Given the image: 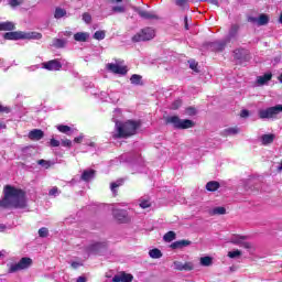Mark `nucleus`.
Here are the masks:
<instances>
[{"instance_id":"0eeeda50","label":"nucleus","mask_w":282,"mask_h":282,"mask_svg":"<svg viewBox=\"0 0 282 282\" xmlns=\"http://www.w3.org/2000/svg\"><path fill=\"white\" fill-rule=\"evenodd\" d=\"M151 39H155V30H153L152 28H145L137 33L132 37V41L134 43H140L141 41H151Z\"/></svg>"},{"instance_id":"1a4fd4ad","label":"nucleus","mask_w":282,"mask_h":282,"mask_svg":"<svg viewBox=\"0 0 282 282\" xmlns=\"http://www.w3.org/2000/svg\"><path fill=\"white\" fill-rule=\"evenodd\" d=\"M61 67H63V64L58 59H51L42 63V68L47 69L48 72H59Z\"/></svg>"},{"instance_id":"37998d69","label":"nucleus","mask_w":282,"mask_h":282,"mask_svg":"<svg viewBox=\"0 0 282 282\" xmlns=\"http://www.w3.org/2000/svg\"><path fill=\"white\" fill-rule=\"evenodd\" d=\"M195 268V265L193 264V262H185L183 263V270L191 272V270H193Z\"/></svg>"},{"instance_id":"39448f33","label":"nucleus","mask_w":282,"mask_h":282,"mask_svg":"<svg viewBox=\"0 0 282 282\" xmlns=\"http://www.w3.org/2000/svg\"><path fill=\"white\" fill-rule=\"evenodd\" d=\"M282 113V105L269 107L267 109H260L258 116L261 120H270L276 118L278 115Z\"/></svg>"},{"instance_id":"ea45409f","label":"nucleus","mask_w":282,"mask_h":282,"mask_svg":"<svg viewBox=\"0 0 282 282\" xmlns=\"http://www.w3.org/2000/svg\"><path fill=\"white\" fill-rule=\"evenodd\" d=\"M163 239L164 241H173V239H175V232L169 231L164 235Z\"/></svg>"},{"instance_id":"9b49d317","label":"nucleus","mask_w":282,"mask_h":282,"mask_svg":"<svg viewBox=\"0 0 282 282\" xmlns=\"http://www.w3.org/2000/svg\"><path fill=\"white\" fill-rule=\"evenodd\" d=\"M105 248H107V245H105V242H90L86 247V252L87 254H98V252H100V250Z\"/></svg>"},{"instance_id":"3c124183","label":"nucleus","mask_w":282,"mask_h":282,"mask_svg":"<svg viewBox=\"0 0 282 282\" xmlns=\"http://www.w3.org/2000/svg\"><path fill=\"white\" fill-rule=\"evenodd\" d=\"M182 107V100L177 99L172 104V109H180Z\"/></svg>"},{"instance_id":"2f4dec72","label":"nucleus","mask_w":282,"mask_h":282,"mask_svg":"<svg viewBox=\"0 0 282 282\" xmlns=\"http://www.w3.org/2000/svg\"><path fill=\"white\" fill-rule=\"evenodd\" d=\"M122 183H123V181L119 180V181L110 184V189L112 191L113 195H116V193H118V188H120V186H122Z\"/></svg>"},{"instance_id":"a18cd8bd","label":"nucleus","mask_w":282,"mask_h":282,"mask_svg":"<svg viewBox=\"0 0 282 282\" xmlns=\"http://www.w3.org/2000/svg\"><path fill=\"white\" fill-rule=\"evenodd\" d=\"M62 147H66L67 149H72V140L69 139H63L61 141Z\"/></svg>"},{"instance_id":"e433bc0d","label":"nucleus","mask_w":282,"mask_h":282,"mask_svg":"<svg viewBox=\"0 0 282 282\" xmlns=\"http://www.w3.org/2000/svg\"><path fill=\"white\" fill-rule=\"evenodd\" d=\"M234 54H235V58L237 61H243V54H246V51L245 50H236L234 52Z\"/></svg>"},{"instance_id":"13d9d810","label":"nucleus","mask_w":282,"mask_h":282,"mask_svg":"<svg viewBox=\"0 0 282 282\" xmlns=\"http://www.w3.org/2000/svg\"><path fill=\"white\" fill-rule=\"evenodd\" d=\"M59 36H72V31H65L59 33Z\"/></svg>"},{"instance_id":"7c9ffc66","label":"nucleus","mask_w":282,"mask_h":282,"mask_svg":"<svg viewBox=\"0 0 282 282\" xmlns=\"http://www.w3.org/2000/svg\"><path fill=\"white\" fill-rule=\"evenodd\" d=\"M130 83L132 85H142V76L141 75H138V74H133L131 77H130Z\"/></svg>"},{"instance_id":"423d86ee","label":"nucleus","mask_w":282,"mask_h":282,"mask_svg":"<svg viewBox=\"0 0 282 282\" xmlns=\"http://www.w3.org/2000/svg\"><path fill=\"white\" fill-rule=\"evenodd\" d=\"M230 243H234V246H240V248H245L246 250H248L249 254H254V246L246 241L245 236L234 235L230 238Z\"/></svg>"},{"instance_id":"bb28decb","label":"nucleus","mask_w":282,"mask_h":282,"mask_svg":"<svg viewBox=\"0 0 282 282\" xmlns=\"http://www.w3.org/2000/svg\"><path fill=\"white\" fill-rule=\"evenodd\" d=\"M138 14H139V17H141V19H155L156 18L155 13L144 11V10H139Z\"/></svg>"},{"instance_id":"774afa93","label":"nucleus","mask_w":282,"mask_h":282,"mask_svg":"<svg viewBox=\"0 0 282 282\" xmlns=\"http://www.w3.org/2000/svg\"><path fill=\"white\" fill-rule=\"evenodd\" d=\"M278 171H282V162H281L280 165L278 166Z\"/></svg>"},{"instance_id":"dca6fc26","label":"nucleus","mask_w":282,"mask_h":282,"mask_svg":"<svg viewBox=\"0 0 282 282\" xmlns=\"http://www.w3.org/2000/svg\"><path fill=\"white\" fill-rule=\"evenodd\" d=\"M43 135H44L43 130H39V129H34L29 132V139L34 141L42 140Z\"/></svg>"},{"instance_id":"5fc2aeb1","label":"nucleus","mask_w":282,"mask_h":282,"mask_svg":"<svg viewBox=\"0 0 282 282\" xmlns=\"http://www.w3.org/2000/svg\"><path fill=\"white\" fill-rule=\"evenodd\" d=\"M189 67L193 72H197V64L195 61H189Z\"/></svg>"},{"instance_id":"f704fd0d","label":"nucleus","mask_w":282,"mask_h":282,"mask_svg":"<svg viewBox=\"0 0 282 282\" xmlns=\"http://www.w3.org/2000/svg\"><path fill=\"white\" fill-rule=\"evenodd\" d=\"M37 164L40 165V166H44V169H50V166H54V162H52V161H46V160H39L37 161Z\"/></svg>"},{"instance_id":"b1692460","label":"nucleus","mask_w":282,"mask_h":282,"mask_svg":"<svg viewBox=\"0 0 282 282\" xmlns=\"http://www.w3.org/2000/svg\"><path fill=\"white\" fill-rule=\"evenodd\" d=\"M241 130L237 127L234 128H227L223 131V135L228 137V135H237Z\"/></svg>"},{"instance_id":"0e129e2a","label":"nucleus","mask_w":282,"mask_h":282,"mask_svg":"<svg viewBox=\"0 0 282 282\" xmlns=\"http://www.w3.org/2000/svg\"><path fill=\"white\" fill-rule=\"evenodd\" d=\"M185 30H188V17H185Z\"/></svg>"},{"instance_id":"7ed1b4c3","label":"nucleus","mask_w":282,"mask_h":282,"mask_svg":"<svg viewBox=\"0 0 282 282\" xmlns=\"http://www.w3.org/2000/svg\"><path fill=\"white\" fill-rule=\"evenodd\" d=\"M4 39L7 41H19L21 39L28 40V41H40V39H43V35L39 32H9L4 34Z\"/></svg>"},{"instance_id":"4be33fe9","label":"nucleus","mask_w":282,"mask_h":282,"mask_svg":"<svg viewBox=\"0 0 282 282\" xmlns=\"http://www.w3.org/2000/svg\"><path fill=\"white\" fill-rule=\"evenodd\" d=\"M94 175H96V171H94V170H86L82 174V180H84V182H89V180H94Z\"/></svg>"},{"instance_id":"338daca9","label":"nucleus","mask_w":282,"mask_h":282,"mask_svg":"<svg viewBox=\"0 0 282 282\" xmlns=\"http://www.w3.org/2000/svg\"><path fill=\"white\" fill-rule=\"evenodd\" d=\"M118 100H119V98H118V97H113V98H111V101H112V102H118Z\"/></svg>"},{"instance_id":"473e14b6","label":"nucleus","mask_w":282,"mask_h":282,"mask_svg":"<svg viewBox=\"0 0 282 282\" xmlns=\"http://www.w3.org/2000/svg\"><path fill=\"white\" fill-rule=\"evenodd\" d=\"M210 215H226V207H214Z\"/></svg>"},{"instance_id":"58836bf2","label":"nucleus","mask_w":282,"mask_h":282,"mask_svg":"<svg viewBox=\"0 0 282 282\" xmlns=\"http://www.w3.org/2000/svg\"><path fill=\"white\" fill-rule=\"evenodd\" d=\"M50 230L46 227H42L39 229V237L45 238L48 237Z\"/></svg>"},{"instance_id":"c756f323","label":"nucleus","mask_w":282,"mask_h":282,"mask_svg":"<svg viewBox=\"0 0 282 282\" xmlns=\"http://www.w3.org/2000/svg\"><path fill=\"white\" fill-rule=\"evenodd\" d=\"M200 265H203L204 268L213 265V258L208 256L200 258Z\"/></svg>"},{"instance_id":"6ab92c4d","label":"nucleus","mask_w":282,"mask_h":282,"mask_svg":"<svg viewBox=\"0 0 282 282\" xmlns=\"http://www.w3.org/2000/svg\"><path fill=\"white\" fill-rule=\"evenodd\" d=\"M187 246H191V241L189 240H178L175 241L171 245V248L173 250H177L180 248H186Z\"/></svg>"},{"instance_id":"a878e982","label":"nucleus","mask_w":282,"mask_h":282,"mask_svg":"<svg viewBox=\"0 0 282 282\" xmlns=\"http://www.w3.org/2000/svg\"><path fill=\"white\" fill-rule=\"evenodd\" d=\"M206 188L207 191H209L210 193H215V191L219 189V182L216 181H210L206 184Z\"/></svg>"},{"instance_id":"de8ad7c7","label":"nucleus","mask_w":282,"mask_h":282,"mask_svg":"<svg viewBox=\"0 0 282 282\" xmlns=\"http://www.w3.org/2000/svg\"><path fill=\"white\" fill-rule=\"evenodd\" d=\"M186 116H195L197 113V110L193 107L186 108L185 110Z\"/></svg>"},{"instance_id":"393cba45","label":"nucleus","mask_w":282,"mask_h":282,"mask_svg":"<svg viewBox=\"0 0 282 282\" xmlns=\"http://www.w3.org/2000/svg\"><path fill=\"white\" fill-rule=\"evenodd\" d=\"M261 142L264 147L268 144H272V142H274V134H263L261 137Z\"/></svg>"},{"instance_id":"ddd939ff","label":"nucleus","mask_w":282,"mask_h":282,"mask_svg":"<svg viewBox=\"0 0 282 282\" xmlns=\"http://www.w3.org/2000/svg\"><path fill=\"white\" fill-rule=\"evenodd\" d=\"M113 282H131L133 281V275L129 273H119L112 278Z\"/></svg>"},{"instance_id":"603ef678","label":"nucleus","mask_w":282,"mask_h":282,"mask_svg":"<svg viewBox=\"0 0 282 282\" xmlns=\"http://www.w3.org/2000/svg\"><path fill=\"white\" fill-rule=\"evenodd\" d=\"M83 21H85V23H91V15L89 13H84Z\"/></svg>"},{"instance_id":"72a5a7b5","label":"nucleus","mask_w":282,"mask_h":282,"mask_svg":"<svg viewBox=\"0 0 282 282\" xmlns=\"http://www.w3.org/2000/svg\"><path fill=\"white\" fill-rule=\"evenodd\" d=\"M227 257H229V259H239V257H241V251L239 249H236L234 251H229L227 253Z\"/></svg>"},{"instance_id":"c03bdc74","label":"nucleus","mask_w":282,"mask_h":282,"mask_svg":"<svg viewBox=\"0 0 282 282\" xmlns=\"http://www.w3.org/2000/svg\"><path fill=\"white\" fill-rule=\"evenodd\" d=\"M21 3H23V0H10L9 1V6H11V8H17V7L21 6Z\"/></svg>"},{"instance_id":"a19ab883","label":"nucleus","mask_w":282,"mask_h":282,"mask_svg":"<svg viewBox=\"0 0 282 282\" xmlns=\"http://www.w3.org/2000/svg\"><path fill=\"white\" fill-rule=\"evenodd\" d=\"M94 39H96V41H102L105 39V31L95 32Z\"/></svg>"},{"instance_id":"cd10ccee","label":"nucleus","mask_w":282,"mask_h":282,"mask_svg":"<svg viewBox=\"0 0 282 282\" xmlns=\"http://www.w3.org/2000/svg\"><path fill=\"white\" fill-rule=\"evenodd\" d=\"M149 257L151 259H162V251L158 248L151 249L149 251Z\"/></svg>"},{"instance_id":"c85d7f7f","label":"nucleus","mask_w":282,"mask_h":282,"mask_svg":"<svg viewBox=\"0 0 282 282\" xmlns=\"http://www.w3.org/2000/svg\"><path fill=\"white\" fill-rule=\"evenodd\" d=\"M12 30H14V23H12V22L0 23V32L1 31L7 32V31H12Z\"/></svg>"},{"instance_id":"09e8293b","label":"nucleus","mask_w":282,"mask_h":282,"mask_svg":"<svg viewBox=\"0 0 282 282\" xmlns=\"http://www.w3.org/2000/svg\"><path fill=\"white\" fill-rule=\"evenodd\" d=\"M58 187H52L48 192V195H51V197H56L58 196Z\"/></svg>"},{"instance_id":"6e6d98bb","label":"nucleus","mask_w":282,"mask_h":282,"mask_svg":"<svg viewBox=\"0 0 282 282\" xmlns=\"http://www.w3.org/2000/svg\"><path fill=\"white\" fill-rule=\"evenodd\" d=\"M248 116H250V111H248V110H241V112H240V118H248Z\"/></svg>"},{"instance_id":"f03ea898","label":"nucleus","mask_w":282,"mask_h":282,"mask_svg":"<svg viewBox=\"0 0 282 282\" xmlns=\"http://www.w3.org/2000/svg\"><path fill=\"white\" fill-rule=\"evenodd\" d=\"M138 129H140V121H116V128L115 132L112 133V138H131V135H135V133H138Z\"/></svg>"},{"instance_id":"79ce46f5","label":"nucleus","mask_w":282,"mask_h":282,"mask_svg":"<svg viewBox=\"0 0 282 282\" xmlns=\"http://www.w3.org/2000/svg\"><path fill=\"white\" fill-rule=\"evenodd\" d=\"M119 116H122V110L115 109L113 115H112V120H113L115 123L118 122Z\"/></svg>"},{"instance_id":"aec40b11","label":"nucleus","mask_w":282,"mask_h":282,"mask_svg":"<svg viewBox=\"0 0 282 282\" xmlns=\"http://www.w3.org/2000/svg\"><path fill=\"white\" fill-rule=\"evenodd\" d=\"M124 12H127V6L117 4L111 8V12L109 14H122Z\"/></svg>"},{"instance_id":"f257e3e1","label":"nucleus","mask_w":282,"mask_h":282,"mask_svg":"<svg viewBox=\"0 0 282 282\" xmlns=\"http://www.w3.org/2000/svg\"><path fill=\"white\" fill-rule=\"evenodd\" d=\"M2 208H25V193L10 185L4 187V198L0 200Z\"/></svg>"},{"instance_id":"9d476101","label":"nucleus","mask_w":282,"mask_h":282,"mask_svg":"<svg viewBox=\"0 0 282 282\" xmlns=\"http://www.w3.org/2000/svg\"><path fill=\"white\" fill-rule=\"evenodd\" d=\"M107 70L111 72L112 74H120L121 76H124V74L128 72L127 66L120 65L118 63L107 64Z\"/></svg>"},{"instance_id":"f3484780","label":"nucleus","mask_w":282,"mask_h":282,"mask_svg":"<svg viewBox=\"0 0 282 282\" xmlns=\"http://www.w3.org/2000/svg\"><path fill=\"white\" fill-rule=\"evenodd\" d=\"M75 41L78 43H86L89 40V33L87 32H78L74 34Z\"/></svg>"},{"instance_id":"412c9836","label":"nucleus","mask_w":282,"mask_h":282,"mask_svg":"<svg viewBox=\"0 0 282 282\" xmlns=\"http://www.w3.org/2000/svg\"><path fill=\"white\" fill-rule=\"evenodd\" d=\"M112 215H113V217H116V219H118L119 221H122L124 219V217H127V212L123 209L115 208L112 210Z\"/></svg>"},{"instance_id":"e2e57ef3","label":"nucleus","mask_w":282,"mask_h":282,"mask_svg":"<svg viewBox=\"0 0 282 282\" xmlns=\"http://www.w3.org/2000/svg\"><path fill=\"white\" fill-rule=\"evenodd\" d=\"M7 228H8V227H6V225L0 224V232H4V230H6Z\"/></svg>"},{"instance_id":"69168bd1","label":"nucleus","mask_w":282,"mask_h":282,"mask_svg":"<svg viewBox=\"0 0 282 282\" xmlns=\"http://www.w3.org/2000/svg\"><path fill=\"white\" fill-rule=\"evenodd\" d=\"M110 3H122L123 0H108Z\"/></svg>"},{"instance_id":"4d7b16f0","label":"nucleus","mask_w":282,"mask_h":282,"mask_svg":"<svg viewBox=\"0 0 282 282\" xmlns=\"http://www.w3.org/2000/svg\"><path fill=\"white\" fill-rule=\"evenodd\" d=\"M84 138H85V135L80 134L79 137H76L74 139V142H76L77 144H80V142H83Z\"/></svg>"},{"instance_id":"f8f14e48","label":"nucleus","mask_w":282,"mask_h":282,"mask_svg":"<svg viewBox=\"0 0 282 282\" xmlns=\"http://www.w3.org/2000/svg\"><path fill=\"white\" fill-rule=\"evenodd\" d=\"M248 21L250 23H254L256 25H268L270 18L265 14H261L259 18H249Z\"/></svg>"},{"instance_id":"5701e85b","label":"nucleus","mask_w":282,"mask_h":282,"mask_svg":"<svg viewBox=\"0 0 282 282\" xmlns=\"http://www.w3.org/2000/svg\"><path fill=\"white\" fill-rule=\"evenodd\" d=\"M57 131L59 133H65L66 135H72V127L65 126V124H58L56 126Z\"/></svg>"},{"instance_id":"a211bd4d","label":"nucleus","mask_w":282,"mask_h":282,"mask_svg":"<svg viewBox=\"0 0 282 282\" xmlns=\"http://www.w3.org/2000/svg\"><path fill=\"white\" fill-rule=\"evenodd\" d=\"M269 80H272V73H267L262 76L257 77V85L263 86L265 85Z\"/></svg>"},{"instance_id":"8fccbe9b","label":"nucleus","mask_w":282,"mask_h":282,"mask_svg":"<svg viewBox=\"0 0 282 282\" xmlns=\"http://www.w3.org/2000/svg\"><path fill=\"white\" fill-rule=\"evenodd\" d=\"M174 268L175 270H184V263L180 262V261H175L174 262Z\"/></svg>"},{"instance_id":"864d4df0","label":"nucleus","mask_w":282,"mask_h":282,"mask_svg":"<svg viewBox=\"0 0 282 282\" xmlns=\"http://www.w3.org/2000/svg\"><path fill=\"white\" fill-rule=\"evenodd\" d=\"M50 144H51V147H61V141H58L56 139H51Z\"/></svg>"},{"instance_id":"4c0bfd02","label":"nucleus","mask_w":282,"mask_h":282,"mask_svg":"<svg viewBox=\"0 0 282 282\" xmlns=\"http://www.w3.org/2000/svg\"><path fill=\"white\" fill-rule=\"evenodd\" d=\"M65 14H67V11H65L64 9L57 8L55 10V19H63Z\"/></svg>"},{"instance_id":"6e6552de","label":"nucleus","mask_w":282,"mask_h":282,"mask_svg":"<svg viewBox=\"0 0 282 282\" xmlns=\"http://www.w3.org/2000/svg\"><path fill=\"white\" fill-rule=\"evenodd\" d=\"M30 265H32V259L22 258L18 263L10 265L9 272H19L21 270H28Z\"/></svg>"},{"instance_id":"680f3d73","label":"nucleus","mask_w":282,"mask_h":282,"mask_svg":"<svg viewBox=\"0 0 282 282\" xmlns=\"http://www.w3.org/2000/svg\"><path fill=\"white\" fill-rule=\"evenodd\" d=\"M187 0H176V3L178 6H184L186 3Z\"/></svg>"},{"instance_id":"4468645a","label":"nucleus","mask_w":282,"mask_h":282,"mask_svg":"<svg viewBox=\"0 0 282 282\" xmlns=\"http://www.w3.org/2000/svg\"><path fill=\"white\" fill-rule=\"evenodd\" d=\"M239 33V25L234 24L231 25L228 35L226 36V40L228 43H231V41H237V34Z\"/></svg>"},{"instance_id":"bf43d9fd","label":"nucleus","mask_w":282,"mask_h":282,"mask_svg":"<svg viewBox=\"0 0 282 282\" xmlns=\"http://www.w3.org/2000/svg\"><path fill=\"white\" fill-rule=\"evenodd\" d=\"M80 263L79 262H72V268H74V270L80 268Z\"/></svg>"},{"instance_id":"20e7f679","label":"nucleus","mask_w":282,"mask_h":282,"mask_svg":"<svg viewBox=\"0 0 282 282\" xmlns=\"http://www.w3.org/2000/svg\"><path fill=\"white\" fill-rule=\"evenodd\" d=\"M166 122L173 124L174 129H193L195 122L191 119H180L177 116L167 117Z\"/></svg>"},{"instance_id":"2eb2a0df","label":"nucleus","mask_w":282,"mask_h":282,"mask_svg":"<svg viewBox=\"0 0 282 282\" xmlns=\"http://www.w3.org/2000/svg\"><path fill=\"white\" fill-rule=\"evenodd\" d=\"M228 41L221 40V41H216L212 43V47L213 50H215L216 52H224V50H226V45H228Z\"/></svg>"},{"instance_id":"052dcab7","label":"nucleus","mask_w":282,"mask_h":282,"mask_svg":"<svg viewBox=\"0 0 282 282\" xmlns=\"http://www.w3.org/2000/svg\"><path fill=\"white\" fill-rule=\"evenodd\" d=\"M76 282H87L85 276H79Z\"/></svg>"},{"instance_id":"49530a36","label":"nucleus","mask_w":282,"mask_h":282,"mask_svg":"<svg viewBox=\"0 0 282 282\" xmlns=\"http://www.w3.org/2000/svg\"><path fill=\"white\" fill-rule=\"evenodd\" d=\"M140 208H150L151 207V202L150 200H141L139 204Z\"/></svg>"},{"instance_id":"c9c22d12","label":"nucleus","mask_w":282,"mask_h":282,"mask_svg":"<svg viewBox=\"0 0 282 282\" xmlns=\"http://www.w3.org/2000/svg\"><path fill=\"white\" fill-rule=\"evenodd\" d=\"M65 43H67V42L63 39L53 40V46L54 47H65Z\"/></svg>"}]
</instances>
